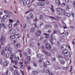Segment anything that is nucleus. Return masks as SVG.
Returning a JSON list of instances; mask_svg holds the SVG:
<instances>
[{
    "mask_svg": "<svg viewBox=\"0 0 75 75\" xmlns=\"http://www.w3.org/2000/svg\"><path fill=\"white\" fill-rule=\"evenodd\" d=\"M62 54H64L65 56H68L70 54V53L68 52L67 50H64L63 51Z\"/></svg>",
    "mask_w": 75,
    "mask_h": 75,
    "instance_id": "nucleus-1",
    "label": "nucleus"
},
{
    "mask_svg": "<svg viewBox=\"0 0 75 75\" xmlns=\"http://www.w3.org/2000/svg\"><path fill=\"white\" fill-rule=\"evenodd\" d=\"M30 4V0H27L26 1H24L23 2V4L24 6H25L26 4L29 5Z\"/></svg>",
    "mask_w": 75,
    "mask_h": 75,
    "instance_id": "nucleus-2",
    "label": "nucleus"
},
{
    "mask_svg": "<svg viewBox=\"0 0 75 75\" xmlns=\"http://www.w3.org/2000/svg\"><path fill=\"white\" fill-rule=\"evenodd\" d=\"M19 64L21 65L20 66V68L21 69H23L24 68L23 65V59H21L20 62H19Z\"/></svg>",
    "mask_w": 75,
    "mask_h": 75,
    "instance_id": "nucleus-3",
    "label": "nucleus"
},
{
    "mask_svg": "<svg viewBox=\"0 0 75 75\" xmlns=\"http://www.w3.org/2000/svg\"><path fill=\"white\" fill-rule=\"evenodd\" d=\"M30 60V57H28L27 58V60H25V64L26 67H27V64H28L29 63Z\"/></svg>",
    "mask_w": 75,
    "mask_h": 75,
    "instance_id": "nucleus-4",
    "label": "nucleus"
},
{
    "mask_svg": "<svg viewBox=\"0 0 75 75\" xmlns=\"http://www.w3.org/2000/svg\"><path fill=\"white\" fill-rule=\"evenodd\" d=\"M46 47L47 50H50L51 48V46L48 43H47L46 44Z\"/></svg>",
    "mask_w": 75,
    "mask_h": 75,
    "instance_id": "nucleus-5",
    "label": "nucleus"
},
{
    "mask_svg": "<svg viewBox=\"0 0 75 75\" xmlns=\"http://www.w3.org/2000/svg\"><path fill=\"white\" fill-rule=\"evenodd\" d=\"M42 51L43 52H44L45 54L46 55H50V53L48 52H47L45 50H43Z\"/></svg>",
    "mask_w": 75,
    "mask_h": 75,
    "instance_id": "nucleus-6",
    "label": "nucleus"
},
{
    "mask_svg": "<svg viewBox=\"0 0 75 75\" xmlns=\"http://www.w3.org/2000/svg\"><path fill=\"white\" fill-rule=\"evenodd\" d=\"M51 38L50 39V41L52 45H53V42H52V40H53V35H52L51 36Z\"/></svg>",
    "mask_w": 75,
    "mask_h": 75,
    "instance_id": "nucleus-7",
    "label": "nucleus"
},
{
    "mask_svg": "<svg viewBox=\"0 0 75 75\" xmlns=\"http://www.w3.org/2000/svg\"><path fill=\"white\" fill-rule=\"evenodd\" d=\"M15 64L16 66L14 65L13 66V68H16V69H17L18 68V67L17 66V64H18V62L17 61H15Z\"/></svg>",
    "mask_w": 75,
    "mask_h": 75,
    "instance_id": "nucleus-8",
    "label": "nucleus"
},
{
    "mask_svg": "<svg viewBox=\"0 0 75 75\" xmlns=\"http://www.w3.org/2000/svg\"><path fill=\"white\" fill-rule=\"evenodd\" d=\"M8 64H9V62H4L3 63V64L4 67H7V65H8Z\"/></svg>",
    "mask_w": 75,
    "mask_h": 75,
    "instance_id": "nucleus-9",
    "label": "nucleus"
},
{
    "mask_svg": "<svg viewBox=\"0 0 75 75\" xmlns=\"http://www.w3.org/2000/svg\"><path fill=\"white\" fill-rule=\"evenodd\" d=\"M1 41H3L4 42V41H5V38L3 36H1Z\"/></svg>",
    "mask_w": 75,
    "mask_h": 75,
    "instance_id": "nucleus-10",
    "label": "nucleus"
},
{
    "mask_svg": "<svg viewBox=\"0 0 75 75\" xmlns=\"http://www.w3.org/2000/svg\"><path fill=\"white\" fill-rule=\"evenodd\" d=\"M1 54L2 55H5L6 54V52H5V51L4 50H3L1 52Z\"/></svg>",
    "mask_w": 75,
    "mask_h": 75,
    "instance_id": "nucleus-11",
    "label": "nucleus"
},
{
    "mask_svg": "<svg viewBox=\"0 0 75 75\" xmlns=\"http://www.w3.org/2000/svg\"><path fill=\"white\" fill-rule=\"evenodd\" d=\"M56 3H57V4H58V6H59V5H60V4H61V3H60V1H59V0H56Z\"/></svg>",
    "mask_w": 75,
    "mask_h": 75,
    "instance_id": "nucleus-12",
    "label": "nucleus"
},
{
    "mask_svg": "<svg viewBox=\"0 0 75 75\" xmlns=\"http://www.w3.org/2000/svg\"><path fill=\"white\" fill-rule=\"evenodd\" d=\"M56 11L57 13V14L59 15L61 14V12H60V10H56Z\"/></svg>",
    "mask_w": 75,
    "mask_h": 75,
    "instance_id": "nucleus-13",
    "label": "nucleus"
},
{
    "mask_svg": "<svg viewBox=\"0 0 75 75\" xmlns=\"http://www.w3.org/2000/svg\"><path fill=\"white\" fill-rule=\"evenodd\" d=\"M10 47H6L5 48V50L6 51H10Z\"/></svg>",
    "mask_w": 75,
    "mask_h": 75,
    "instance_id": "nucleus-14",
    "label": "nucleus"
},
{
    "mask_svg": "<svg viewBox=\"0 0 75 75\" xmlns=\"http://www.w3.org/2000/svg\"><path fill=\"white\" fill-rule=\"evenodd\" d=\"M44 35H46V38H49L50 37V35H49V34H47L46 33L44 34Z\"/></svg>",
    "mask_w": 75,
    "mask_h": 75,
    "instance_id": "nucleus-15",
    "label": "nucleus"
},
{
    "mask_svg": "<svg viewBox=\"0 0 75 75\" xmlns=\"http://www.w3.org/2000/svg\"><path fill=\"white\" fill-rule=\"evenodd\" d=\"M30 18H34V16H33V14L31 13H30Z\"/></svg>",
    "mask_w": 75,
    "mask_h": 75,
    "instance_id": "nucleus-16",
    "label": "nucleus"
},
{
    "mask_svg": "<svg viewBox=\"0 0 75 75\" xmlns=\"http://www.w3.org/2000/svg\"><path fill=\"white\" fill-rule=\"evenodd\" d=\"M10 38L11 39L13 40V39H14L15 38V36L14 35H11L10 36Z\"/></svg>",
    "mask_w": 75,
    "mask_h": 75,
    "instance_id": "nucleus-17",
    "label": "nucleus"
},
{
    "mask_svg": "<svg viewBox=\"0 0 75 75\" xmlns=\"http://www.w3.org/2000/svg\"><path fill=\"white\" fill-rule=\"evenodd\" d=\"M38 73L37 71H33L32 72V74H37Z\"/></svg>",
    "mask_w": 75,
    "mask_h": 75,
    "instance_id": "nucleus-18",
    "label": "nucleus"
},
{
    "mask_svg": "<svg viewBox=\"0 0 75 75\" xmlns=\"http://www.w3.org/2000/svg\"><path fill=\"white\" fill-rule=\"evenodd\" d=\"M60 62L61 64H65V61L64 60H61L60 61Z\"/></svg>",
    "mask_w": 75,
    "mask_h": 75,
    "instance_id": "nucleus-19",
    "label": "nucleus"
},
{
    "mask_svg": "<svg viewBox=\"0 0 75 75\" xmlns=\"http://www.w3.org/2000/svg\"><path fill=\"white\" fill-rule=\"evenodd\" d=\"M30 11H33V10H30L26 11L25 12V14H28V13H30Z\"/></svg>",
    "mask_w": 75,
    "mask_h": 75,
    "instance_id": "nucleus-20",
    "label": "nucleus"
},
{
    "mask_svg": "<svg viewBox=\"0 0 75 75\" xmlns=\"http://www.w3.org/2000/svg\"><path fill=\"white\" fill-rule=\"evenodd\" d=\"M35 35H36V36H37V37H38V36H40V33H38V32H36L35 33Z\"/></svg>",
    "mask_w": 75,
    "mask_h": 75,
    "instance_id": "nucleus-21",
    "label": "nucleus"
},
{
    "mask_svg": "<svg viewBox=\"0 0 75 75\" xmlns=\"http://www.w3.org/2000/svg\"><path fill=\"white\" fill-rule=\"evenodd\" d=\"M35 30V29L33 28H31V31L32 33H33L34 32V31Z\"/></svg>",
    "mask_w": 75,
    "mask_h": 75,
    "instance_id": "nucleus-22",
    "label": "nucleus"
},
{
    "mask_svg": "<svg viewBox=\"0 0 75 75\" xmlns=\"http://www.w3.org/2000/svg\"><path fill=\"white\" fill-rule=\"evenodd\" d=\"M14 74L15 75H17L18 73L17 72V70H15V71H14Z\"/></svg>",
    "mask_w": 75,
    "mask_h": 75,
    "instance_id": "nucleus-23",
    "label": "nucleus"
},
{
    "mask_svg": "<svg viewBox=\"0 0 75 75\" xmlns=\"http://www.w3.org/2000/svg\"><path fill=\"white\" fill-rule=\"evenodd\" d=\"M46 72L47 74H50V70L48 69H47L46 71Z\"/></svg>",
    "mask_w": 75,
    "mask_h": 75,
    "instance_id": "nucleus-24",
    "label": "nucleus"
},
{
    "mask_svg": "<svg viewBox=\"0 0 75 75\" xmlns=\"http://www.w3.org/2000/svg\"><path fill=\"white\" fill-rule=\"evenodd\" d=\"M37 57L38 58H40V57H42V55L41 54H38L37 55Z\"/></svg>",
    "mask_w": 75,
    "mask_h": 75,
    "instance_id": "nucleus-25",
    "label": "nucleus"
},
{
    "mask_svg": "<svg viewBox=\"0 0 75 75\" xmlns=\"http://www.w3.org/2000/svg\"><path fill=\"white\" fill-rule=\"evenodd\" d=\"M45 6V4L43 2H41V6Z\"/></svg>",
    "mask_w": 75,
    "mask_h": 75,
    "instance_id": "nucleus-26",
    "label": "nucleus"
},
{
    "mask_svg": "<svg viewBox=\"0 0 75 75\" xmlns=\"http://www.w3.org/2000/svg\"><path fill=\"white\" fill-rule=\"evenodd\" d=\"M46 64L47 65H50V62L48 61H47L46 62Z\"/></svg>",
    "mask_w": 75,
    "mask_h": 75,
    "instance_id": "nucleus-27",
    "label": "nucleus"
},
{
    "mask_svg": "<svg viewBox=\"0 0 75 75\" xmlns=\"http://www.w3.org/2000/svg\"><path fill=\"white\" fill-rule=\"evenodd\" d=\"M64 58H65V59H66V60H68L69 59V58H68V57H67V56H65L64 57Z\"/></svg>",
    "mask_w": 75,
    "mask_h": 75,
    "instance_id": "nucleus-28",
    "label": "nucleus"
},
{
    "mask_svg": "<svg viewBox=\"0 0 75 75\" xmlns=\"http://www.w3.org/2000/svg\"><path fill=\"white\" fill-rule=\"evenodd\" d=\"M16 47H18V48H19V47H20V45L19 44H16Z\"/></svg>",
    "mask_w": 75,
    "mask_h": 75,
    "instance_id": "nucleus-29",
    "label": "nucleus"
},
{
    "mask_svg": "<svg viewBox=\"0 0 75 75\" xmlns=\"http://www.w3.org/2000/svg\"><path fill=\"white\" fill-rule=\"evenodd\" d=\"M26 26H27V24L26 23H25L23 24V27H24V29H25V27H26Z\"/></svg>",
    "mask_w": 75,
    "mask_h": 75,
    "instance_id": "nucleus-30",
    "label": "nucleus"
},
{
    "mask_svg": "<svg viewBox=\"0 0 75 75\" xmlns=\"http://www.w3.org/2000/svg\"><path fill=\"white\" fill-rule=\"evenodd\" d=\"M63 25L64 26H63V28H64V29H65V28H67V27H66V24H65L64 23L63 24Z\"/></svg>",
    "mask_w": 75,
    "mask_h": 75,
    "instance_id": "nucleus-31",
    "label": "nucleus"
},
{
    "mask_svg": "<svg viewBox=\"0 0 75 75\" xmlns=\"http://www.w3.org/2000/svg\"><path fill=\"white\" fill-rule=\"evenodd\" d=\"M37 32H38V33H39L40 34H41V31L39 30H38L37 31Z\"/></svg>",
    "mask_w": 75,
    "mask_h": 75,
    "instance_id": "nucleus-32",
    "label": "nucleus"
},
{
    "mask_svg": "<svg viewBox=\"0 0 75 75\" xmlns=\"http://www.w3.org/2000/svg\"><path fill=\"white\" fill-rule=\"evenodd\" d=\"M10 70L11 71H13V68L12 67H10Z\"/></svg>",
    "mask_w": 75,
    "mask_h": 75,
    "instance_id": "nucleus-33",
    "label": "nucleus"
},
{
    "mask_svg": "<svg viewBox=\"0 0 75 75\" xmlns=\"http://www.w3.org/2000/svg\"><path fill=\"white\" fill-rule=\"evenodd\" d=\"M54 26H55V28H56V29H57V28H58V25L57 24H55L54 25Z\"/></svg>",
    "mask_w": 75,
    "mask_h": 75,
    "instance_id": "nucleus-34",
    "label": "nucleus"
},
{
    "mask_svg": "<svg viewBox=\"0 0 75 75\" xmlns=\"http://www.w3.org/2000/svg\"><path fill=\"white\" fill-rule=\"evenodd\" d=\"M58 58H64V57L61 55H59L58 57Z\"/></svg>",
    "mask_w": 75,
    "mask_h": 75,
    "instance_id": "nucleus-35",
    "label": "nucleus"
},
{
    "mask_svg": "<svg viewBox=\"0 0 75 75\" xmlns=\"http://www.w3.org/2000/svg\"><path fill=\"white\" fill-rule=\"evenodd\" d=\"M66 47H67V46L66 45H64L63 46H62L61 47L62 49H64V48H65Z\"/></svg>",
    "mask_w": 75,
    "mask_h": 75,
    "instance_id": "nucleus-36",
    "label": "nucleus"
},
{
    "mask_svg": "<svg viewBox=\"0 0 75 75\" xmlns=\"http://www.w3.org/2000/svg\"><path fill=\"white\" fill-rule=\"evenodd\" d=\"M57 20L58 21L60 20H61V18L59 17H56Z\"/></svg>",
    "mask_w": 75,
    "mask_h": 75,
    "instance_id": "nucleus-37",
    "label": "nucleus"
},
{
    "mask_svg": "<svg viewBox=\"0 0 75 75\" xmlns=\"http://www.w3.org/2000/svg\"><path fill=\"white\" fill-rule=\"evenodd\" d=\"M43 38H43V36H41L40 40H43Z\"/></svg>",
    "mask_w": 75,
    "mask_h": 75,
    "instance_id": "nucleus-38",
    "label": "nucleus"
},
{
    "mask_svg": "<svg viewBox=\"0 0 75 75\" xmlns=\"http://www.w3.org/2000/svg\"><path fill=\"white\" fill-rule=\"evenodd\" d=\"M33 64L34 67H37V64H36V63H35V62H34L33 63Z\"/></svg>",
    "mask_w": 75,
    "mask_h": 75,
    "instance_id": "nucleus-39",
    "label": "nucleus"
},
{
    "mask_svg": "<svg viewBox=\"0 0 75 75\" xmlns=\"http://www.w3.org/2000/svg\"><path fill=\"white\" fill-rule=\"evenodd\" d=\"M36 24H37L36 23H35L34 25H35V27H36V28H38V26H37L36 25Z\"/></svg>",
    "mask_w": 75,
    "mask_h": 75,
    "instance_id": "nucleus-40",
    "label": "nucleus"
},
{
    "mask_svg": "<svg viewBox=\"0 0 75 75\" xmlns=\"http://www.w3.org/2000/svg\"><path fill=\"white\" fill-rule=\"evenodd\" d=\"M13 34H16V30H14L12 32Z\"/></svg>",
    "mask_w": 75,
    "mask_h": 75,
    "instance_id": "nucleus-41",
    "label": "nucleus"
},
{
    "mask_svg": "<svg viewBox=\"0 0 75 75\" xmlns=\"http://www.w3.org/2000/svg\"><path fill=\"white\" fill-rule=\"evenodd\" d=\"M8 16L7 15H5L4 16H3L4 18H5L6 19V18H7V17Z\"/></svg>",
    "mask_w": 75,
    "mask_h": 75,
    "instance_id": "nucleus-42",
    "label": "nucleus"
},
{
    "mask_svg": "<svg viewBox=\"0 0 75 75\" xmlns=\"http://www.w3.org/2000/svg\"><path fill=\"white\" fill-rule=\"evenodd\" d=\"M6 57H9V56H10V55H9V54L8 53H7L6 54Z\"/></svg>",
    "mask_w": 75,
    "mask_h": 75,
    "instance_id": "nucleus-43",
    "label": "nucleus"
},
{
    "mask_svg": "<svg viewBox=\"0 0 75 75\" xmlns=\"http://www.w3.org/2000/svg\"><path fill=\"white\" fill-rule=\"evenodd\" d=\"M3 26V24L0 23V28H2Z\"/></svg>",
    "mask_w": 75,
    "mask_h": 75,
    "instance_id": "nucleus-44",
    "label": "nucleus"
},
{
    "mask_svg": "<svg viewBox=\"0 0 75 75\" xmlns=\"http://www.w3.org/2000/svg\"><path fill=\"white\" fill-rule=\"evenodd\" d=\"M67 17H70L71 16V14L68 13H67Z\"/></svg>",
    "mask_w": 75,
    "mask_h": 75,
    "instance_id": "nucleus-45",
    "label": "nucleus"
},
{
    "mask_svg": "<svg viewBox=\"0 0 75 75\" xmlns=\"http://www.w3.org/2000/svg\"><path fill=\"white\" fill-rule=\"evenodd\" d=\"M72 66H71V68H70V72H71V71H72Z\"/></svg>",
    "mask_w": 75,
    "mask_h": 75,
    "instance_id": "nucleus-46",
    "label": "nucleus"
},
{
    "mask_svg": "<svg viewBox=\"0 0 75 75\" xmlns=\"http://www.w3.org/2000/svg\"><path fill=\"white\" fill-rule=\"evenodd\" d=\"M66 9H67V10H68L69 9V5L67 6V7H66Z\"/></svg>",
    "mask_w": 75,
    "mask_h": 75,
    "instance_id": "nucleus-47",
    "label": "nucleus"
},
{
    "mask_svg": "<svg viewBox=\"0 0 75 75\" xmlns=\"http://www.w3.org/2000/svg\"><path fill=\"white\" fill-rule=\"evenodd\" d=\"M41 25H44V24H43V23H41L40 24V27H41Z\"/></svg>",
    "mask_w": 75,
    "mask_h": 75,
    "instance_id": "nucleus-48",
    "label": "nucleus"
},
{
    "mask_svg": "<svg viewBox=\"0 0 75 75\" xmlns=\"http://www.w3.org/2000/svg\"><path fill=\"white\" fill-rule=\"evenodd\" d=\"M43 16L42 15H40V19H41L42 18Z\"/></svg>",
    "mask_w": 75,
    "mask_h": 75,
    "instance_id": "nucleus-49",
    "label": "nucleus"
},
{
    "mask_svg": "<svg viewBox=\"0 0 75 75\" xmlns=\"http://www.w3.org/2000/svg\"><path fill=\"white\" fill-rule=\"evenodd\" d=\"M24 55L25 56V57H26L27 55V53H24Z\"/></svg>",
    "mask_w": 75,
    "mask_h": 75,
    "instance_id": "nucleus-50",
    "label": "nucleus"
},
{
    "mask_svg": "<svg viewBox=\"0 0 75 75\" xmlns=\"http://www.w3.org/2000/svg\"><path fill=\"white\" fill-rule=\"evenodd\" d=\"M19 1L21 3H23L24 1V0H19Z\"/></svg>",
    "mask_w": 75,
    "mask_h": 75,
    "instance_id": "nucleus-51",
    "label": "nucleus"
},
{
    "mask_svg": "<svg viewBox=\"0 0 75 75\" xmlns=\"http://www.w3.org/2000/svg\"><path fill=\"white\" fill-rule=\"evenodd\" d=\"M37 5L38 6H41V2H39L38 3Z\"/></svg>",
    "mask_w": 75,
    "mask_h": 75,
    "instance_id": "nucleus-52",
    "label": "nucleus"
},
{
    "mask_svg": "<svg viewBox=\"0 0 75 75\" xmlns=\"http://www.w3.org/2000/svg\"><path fill=\"white\" fill-rule=\"evenodd\" d=\"M9 22L10 23H13V21L10 19H9Z\"/></svg>",
    "mask_w": 75,
    "mask_h": 75,
    "instance_id": "nucleus-53",
    "label": "nucleus"
},
{
    "mask_svg": "<svg viewBox=\"0 0 75 75\" xmlns=\"http://www.w3.org/2000/svg\"><path fill=\"white\" fill-rule=\"evenodd\" d=\"M9 14L10 15H8V16L9 17H10V16H11V15H12V13L10 12L9 13Z\"/></svg>",
    "mask_w": 75,
    "mask_h": 75,
    "instance_id": "nucleus-54",
    "label": "nucleus"
},
{
    "mask_svg": "<svg viewBox=\"0 0 75 75\" xmlns=\"http://www.w3.org/2000/svg\"><path fill=\"white\" fill-rule=\"evenodd\" d=\"M16 23L17 24H20V23L19 22L18 20L16 21Z\"/></svg>",
    "mask_w": 75,
    "mask_h": 75,
    "instance_id": "nucleus-55",
    "label": "nucleus"
},
{
    "mask_svg": "<svg viewBox=\"0 0 75 75\" xmlns=\"http://www.w3.org/2000/svg\"><path fill=\"white\" fill-rule=\"evenodd\" d=\"M51 26L50 25H46L45 26V27L46 28H47V27H50Z\"/></svg>",
    "mask_w": 75,
    "mask_h": 75,
    "instance_id": "nucleus-56",
    "label": "nucleus"
},
{
    "mask_svg": "<svg viewBox=\"0 0 75 75\" xmlns=\"http://www.w3.org/2000/svg\"><path fill=\"white\" fill-rule=\"evenodd\" d=\"M55 57H53L52 58V61H55Z\"/></svg>",
    "mask_w": 75,
    "mask_h": 75,
    "instance_id": "nucleus-57",
    "label": "nucleus"
},
{
    "mask_svg": "<svg viewBox=\"0 0 75 75\" xmlns=\"http://www.w3.org/2000/svg\"><path fill=\"white\" fill-rule=\"evenodd\" d=\"M8 26L9 28H11V24H9Z\"/></svg>",
    "mask_w": 75,
    "mask_h": 75,
    "instance_id": "nucleus-58",
    "label": "nucleus"
},
{
    "mask_svg": "<svg viewBox=\"0 0 75 75\" xmlns=\"http://www.w3.org/2000/svg\"><path fill=\"white\" fill-rule=\"evenodd\" d=\"M34 21H38V19H37L36 18L35 19H33Z\"/></svg>",
    "mask_w": 75,
    "mask_h": 75,
    "instance_id": "nucleus-59",
    "label": "nucleus"
},
{
    "mask_svg": "<svg viewBox=\"0 0 75 75\" xmlns=\"http://www.w3.org/2000/svg\"><path fill=\"white\" fill-rule=\"evenodd\" d=\"M68 13L65 12V13H64V15H65V16H67V14H68Z\"/></svg>",
    "mask_w": 75,
    "mask_h": 75,
    "instance_id": "nucleus-60",
    "label": "nucleus"
},
{
    "mask_svg": "<svg viewBox=\"0 0 75 75\" xmlns=\"http://www.w3.org/2000/svg\"><path fill=\"white\" fill-rule=\"evenodd\" d=\"M57 33V30H54V33L53 34H55Z\"/></svg>",
    "mask_w": 75,
    "mask_h": 75,
    "instance_id": "nucleus-61",
    "label": "nucleus"
},
{
    "mask_svg": "<svg viewBox=\"0 0 75 75\" xmlns=\"http://www.w3.org/2000/svg\"><path fill=\"white\" fill-rule=\"evenodd\" d=\"M4 18H2V20H1V22H4Z\"/></svg>",
    "mask_w": 75,
    "mask_h": 75,
    "instance_id": "nucleus-62",
    "label": "nucleus"
},
{
    "mask_svg": "<svg viewBox=\"0 0 75 75\" xmlns=\"http://www.w3.org/2000/svg\"><path fill=\"white\" fill-rule=\"evenodd\" d=\"M65 35H66L67 36L68 35V32H66L65 33Z\"/></svg>",
    "mask_w": 75,
    "mask_h": 75,
    "instance_id": "nucleus-63",
    "label": "nucleus"
},
{
    "mask_svg": "<svg viewBox=\"0 0 75 75\" xmlns=\"http://www.w3.org/2000/svg\"><path fill=\"white\" fill-rule=\"evenodd\" d=\"M49 75H54V74H53V73H49Z\"/></svg>",
    "mask_w": 75,
    "mask_h": 75,
    "instance_id": "nucleus-64",
    "label": "nucleus"
}]
</instances>
